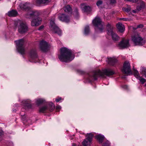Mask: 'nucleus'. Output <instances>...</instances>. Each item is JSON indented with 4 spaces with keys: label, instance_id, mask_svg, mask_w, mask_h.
I'll use <instances>...</instances> for the list:
<instances>
[{
    "label": "nucleus",
    "instance_id": "obj_1",
    "mask_svg": "<svg viewBox=\"0 0 146 146\" xmlns=\"http://www.w3.org/2000/svg\"><path fill=\"white\" fill-rule=\"evenodd\" d=\"M74 57L71 50L64 47L60 49V54L58 58L62 62H69L72 60Z\"/></svg>",
    "mask_w": 146,
    "mask_h": 146
},
{
    "label": "nucleus",
    "instance_id": "obj_2",
    "mask_svg": "<svg viewBox=\"0 0 146 146\" xmlns=\"http://www.w3.org/2000/svg\"><path fill=\"white\" fill-rule=\"evenodd\" d=\"M20 8L25 11L29 10L28 13L25 15V17L27 18L31 19V17L36 16L39 14V12L37 11H33L31 9V5L29 3H26L20 5Z\"/></svg>",
    "mask_w": 146,
    "mask_h": 146
},
{
    "label": "nucleus",
    "instance_id": "obj_3",
    "mask_svg": "<svg viewBox=\"0 0 146 146\" xmlns=\"http://www.w3.org/2000/svg\"><path fill=\"white\" fill-rule=\"evenodd\" d=\"M114 72L110 69H106L101 71L100 70H98L95 72L93 74L91 78L95 80L97 79L99 76L103 77L104 75L110 76L113 75Z\"/></svg>",
    "mask_w": 146,
    "mask_h": 146
},
{
    "label": "nucleus",
    "instance_id": "obj_4",
    "mask_svg": "<svg viewBox=\"0 0 146 146\" xmlns=\"http://www.w3.org/2000/svg\"><path fill=\"white\" fill-rule=\"evenodd\" d=\"M15 25L18 27V31L21 34L24 33L28 31V28L26 23L20 20L15 22Z\"/></svg>",
    "mask_w": 146,
    "mask_h": 146
},
{
    "label": "nucleus",
    "instance_id": "obj_5",
    "mask_svg": "<svg viewBox=\"0 0 146 146\" xmlns=\"http://www.w3.org/2000/svg\"><path fill=\"white\" fill-rule=\"evenodd\" d=\"M93 24L95 26V30L97 32H102L104 29V23L100 18L96 17L92 21Z\"/></svg>",
    "mask_w": 146,
    "mask_h": 146
},
{
    "label": "nucleus",
    "instance_id": "obj_6",
    "mask_svg": "<svg viewBox=\"0 0 146 146\" xmlns=\"http://www.w3.org/2000/svg\"><path fill=\"white\" fill-rule=\"evenodd\" d=\"M131 40L136 45H143L145 42V40L137 33H135L132 36Z\"/></svg>",
    "mask_w": 146,
    "mask_h": 146
},
{
    "label": "nucleus",
    "instance_id": "obj_7",
    "mask_svg": "<svg viewBox=\"0 0 146 146\" xmlns=\"http://www.w3.org/2000/svg\"><path fill=\"white\" fill-rule=\"evenodd\" d=\"M54 21V18L51 19L50 22V29L53 33L57 34L59 36H61L62 35L61 31L55 25Z\"/></svg>",
    "mask_w": 146,
    "mask_h": 146
},
{
    "label": "nucleus",
    "instance_id": "obj_8",
    "mask_svg": "<svg viewBox=\"0 0 146 146\" xmlns=\"http://www.w3.org/2000/svg\"><path fill=\"white\" fill-rule=\"evenodd\" d=\"M113 27L109 24L107 25V29L108 31V34L111 36L112 38L113 41L118 40L119 39V37L117 34L114 33L113 30Z\"/></svg>",
    "mask_w": 146,
    "mask_h": 146
},
{
    "label": "nucleus",
    "instance_id": "obj_9",
    "mask_svg": "<svg viewBox=\"0 0 146 146\" xmlns=\"http://www.w3.org/2000/svg\"><path fill=\"white\" fill-rule=\"evenodd\" d=\"M17 45V49L18 52L21 54L25 53V49L23 45L24 40L23 39L15 41Z\"/></svg>",
    "mask_w": 146,
    "mask_h": 146
},
{
    "label": "nucleus",
    "instance_id": "obj_10",
    "mask_svg": "<svg viewBox=\"0 0 146 146\" xmlns=\"http://www.w3.org/2000/svg\"><path fill=\"white\" fill-rule=\"evenodd\" d=\"M122 71L124 74L127 75L132 74L130 63L128 61H126L124 62Z\"/></svg>",
    "mask_w": 146,
    "mask_h": 146
},
{
    "label": "nucleus",
    "instance_id": "obj_11",
    "mask_svg": "<svg viewBox=\"0 0 146 146\" xmlns=\"http://www.w3.org/2000/svg\"><path fill=\"white\" fill-rule=\"evenodd\" d=\"M93 136L92 133L88 134L86 136V138L82 142V144L84 146H91V143L92 139Z\"/></svg>",
    "mask_w": 146,
    "mask_h": 146
},
{
    "label": "nucleus",
    "instance_id": "obj_12",
    "mask_svg": "<svg viewBox=\"0 0 146 146\" xmlns=\"http://www.w3.org/2000/svg\"><path fill=\"white\" fill-rule=\"evenodd\" d=\"M50 46V44L44 40H42L40 42V48L43 52H46L48 51Z\"/></svg>",
    "mask_w": 146,
    "mask_h": 146
},
{
    "label": "nucleus",
    "instance_id": "obj_13",
    "mask_svg": "<svg viewBox=\"0 0 146 146\" xmlns=\"http://www.w3.org/2000/svg\"><path fill=\"white\" fill-rule=\"evenodd\" d=\"M39 15L31 18L36 17V18L33 19L31 21V24L32 26L36 27L41 24L42 21V19L40 17H37Z\"/></svg>",
    "mask_w": 146,
    "mask_h": 146
},
{
    "label": "nucleus",
    "instance_id": "obj_14",
    "mask_svg": "<svg viewBox=\"0 0 146 146\" xmlns=\"http://www.w3.org/2000/svg\"><path fill=\"white\" fill-rule=\"evenodd\" d=\"M129 46V40L127 39H123L118 44V47L121 49L127 48Z\"/></svg>",
    "mask_w": 146,
    "mask_h": 146
},
{
    "label": "nucleus",
    "instance_id": "obj_15",
    "mask_svg": "<svg viewBox=\"0 0 146 146\" xmlns=\"http://www.w3.org/2000/svg\"><path fill=\"white\" fill-rule=\"evenodd\" d=\"M29 56L32 62H36V61L38 59V56L36 50L34 49L31 50L29 52Z\"/></svg>",
    "mask_w": 146,
    "mask_h": 146
},
{
    "label": "nucleus",
    "instance_id": "obj_16",
    "mask_svg": "<svg viewBox=\"0 0 146 146\" xmlns=\"http://www.w3.org/2000/svg\"><path fill=\"white\" fill-rule=\"evenodd\" d=\"M134 75L139 80L142 84H143L146 81V80L141 77L137 71L134 70L133 71Z\"/></svg>",
    "mask_w": 146,
    "mask_h": 146
},
{
    "label": "nucleus",
    "instance_id": "obj_17",
    "mask_svg": "<svg viewBox=\"0 0 146 146\" xmlns=\"http://www.w3.org/2000/svg\"><path fill=\"white\" fill-rule=\"evenodd\" d=\"M138 6L137 7V9L138 11H140L141 9L144 8L145 7V5L144 3L141 0H137Z\"/></svg>",
    "mask_w": 146,
    "mask_h": 146
},
{
    "label": "nucleus",
    "instance_id": "obj_18",
    "mask_svg": "<svg viewBox=\"0 0 146 146\" xmlns=\"http://www.w3.org/2000/svg\"><path fill=\"white\" fill-rule=\"evenodd\" d=\"M58 18L60 20L66 22H68L69 20L68 17H66L65 15L63 14L59 15L58 16Z\"/></svg>",
    "mask_w": 146,
    "mask_h": 146
},
{
    "label": "nucleus",
    "instance_id": "obj_19",
    "mask_svg": "<svg viewBox=\"0 0 146 146\" xmlns=\"http://www.w3.org/2000/svg\"><path fill=\"white\" fill-rule=\"evenodd\" d=\"M116 27L119 31L123 32L125 30L124 26L122 23H119L116 25Z\"/></svg>",
    "mask_w": 146,
    "mask_h": 146
},
{
    "label": "nucleus",
    "instance_id": "obj_20",
    "mask_svg": "<svg viewBox=\"0 0 146 146\" xmlns=\"http://www.w3.org/2000/svg\"><path fill=\"white\" fill-rule=\"evenodd\" d=\"M107 61L108 63L111 65H113L117 61V60L114 58H108V60Z\"/></svg>",
    "mask_w": 146,
    "mask_h": 146
},
{
    "label": "nucleus",
    "instance_id": "obj_21",
    "mask_svg": "<svg viewBox=\"0 0 146 146\" xmlns=\"http://www.w3.org/2000/svg\"><path fill=\"white\" fill-rule=\"evenodd\" d=\"M22 103L25 109L27 108H29L31 107L30 101L29 100H23L22 101Z\"/></svg>",
    "mask_w": 146,
    "mask_h": 146
},
{
    "label": "nucleus",
    "instance_id": "obj_22",
    "mask_svg": "<svg viewBox=\"0 0 146 146\" xmlns=\"http://www.w3.org/2000/svg\"><path fill=\"white\" fill-rule=\"evenodd\" d=\"M50 1V0H36V2L38 5L46 4Z\"/></svg>",
    "mask_w": 146,
    "mask_h": 146
},
{
    "label": "nucleus",
    "instance_id": "obj_23",
    "mask_svg": "<svg viewBox=\"0 0 146 146\" xmlns=\"http://www.w3.org/2000/svg\"><path fill=\"white\" fill-rule=\"evenodd\" d=\"M17 11L15 10H12L8 13V15L10 17H15L17 15Z\"/></svg>",
    "mask_w": 146,
    "mask_h": 146
},
{
    "label": "nucleus",
    "instance_id": "obj_24",
    "mask_svg": "<svg viewBox=\"0 0 146 146\" xmlns=\"http://www.w3.org/2000/svg\"><path fill=\"white\" fill-rule=\"evenodd\" d=\"M96 138L100 143H101L102 142L104 138V137L103 135L99 134L96 136Z\"/></svg>",
    "mask_w": 146,
    "mask_h": 146
},
{
    "label": "nucleus",
    "instance_id": "obj_25",
    "mask_svg": "<svg viewBox=\"0 0 146 146\" xmlns=\"http://www.w3.org/2000/svg\"><path fill=\"white\" fill-rule=\"evenodd\" d=\"M45 102V100L43 99L38 98L35 100L36 104L38 105L42 104Z\"/></svg>",
    "mask_w": 146,
    "mask_h": 146
},
{
    "label": "nucleus",
    "instance_id": "obj_26",
    "mask_svg": "<svg viewBox=\"0 0 146 146\" xmlns=\"http://www.w3.org/2000/svg\"><path fill=\"white\" fill-rule=\"evenodd\" d=\"M64 10L65 12L70 13L71 12L72 9L69 5L66 6L64 8Z\"/></svg>",
    "mask_w": 146,
    "mask_h": 146
},
{
    "label": "nucleus",
    "instance_id": "obj_27",
    "mask_svg": "<svg viewBox=\"0 0 146 146\" xmlns=\"http://www.w3.org/2000/svg\"><path fill=\"white\" fill-rule=\"evenodd\" d=\"M83 10L85 12H87L91 10V8L90 6H85L84 7H82Z\"/></svg>",
    "mask_w": 146,
    "mask_h": 146
},
{
    "label": "nucleus",
    "instance_id": "obj_28",
    "mask_svg": "<svg viewBox=\"0 0 146 146\" xmlns=\"http://www.w3.org/2000/svg\"><path fill=\"white\" fill-rule=\"evenodd\" d=\"M90 29L88 26H86L84 28V34L87 35L90 33Z\"/></svg>",
    "mask_w": 146,
    "mask_h": 146
},
{
    "label": "nucleus",
    "instance_id": "obj_29",
    "mask_svg": "<svg viewBox=\"0 0 146 146\" xmlns=\"http://www.w3.org/2000/svg\"><path fill=\"white\" fill-rule=\"evenodd\" d=\"M141 74L146 78V68H142L141 70Z\"/></svg>",
    "mask_w": 146,
    "mask_h": 146
},
{
    "label": "nucleus",
    "instance_id": "obj_30",
    "mask_svg": "<svg viewBox=\"0 0 146 146\" xmlns=\"http://www.w3.org/2000/svg\"><path fill=\"white\" fill-rule=\"evenodd\" d=\"M47 109V107L46 106H44L41 107L39 109V111L41 112H44Z\"/></svg>",
    "mask_w": 146,
    "mask_h": 146
},
{
    "label": "nucleus",
    "instance_id": "obj_31",
    "mask_svg": "<svg viewBox=\"0 0 146 146\" xmlns=\"http://www.w3.org/2000/svg\"><path fill=\"white\" fill-rule=\"evenodd\" d=\"M49 106H50V110L52 111L54 108V107L53 104L52 102H50L49 104Z\"/></svg>",
    "mask_w": 146,
    "mask_h": 146
},
{
    "label": "nucleus",
    "instance_id": "obj_32",
    "mask_svg": "<svg viewBox=\"0 0 146 146\" xmlns=\"http://www.w3.org/2000/svg\"><path fill=\"white\" fill-rule=\"evenodd\" d=\"M131 10V8L130 6L128 7L127 8H124L123 9V10L127 12H129Z\"/></svg>",
    "mask_w": 146,
    "mask_h": 146
},
{
    "label": "nucleus",
    "instance_id": "obj_33",
    "mask_svg": "<svg viewBox=\"0 0 146 146\" xmlns=\"http://www.w3.org/2000/svg\"><path fill=\"white\" fill-rule=\"evenodd\" d=\"M102 3V1L101 0H99L97 1L96 5L98 7H100Z\"/></svg>",
    "mask_w": 146,
    "mask_h": 146
},
{
    "label": "nucleus",
    "instance_id": "obj_34",
    "mask_svg": "<svg viewBox=\"0 0 146 146\" xmlns=\"http://www.w3.org/2000/svg\"><path fill=\"white\" fill-rule=\"evenodd\" d=\"M74 15L76 17H77L78 15V11L77 9H76L75 11L74 12Z\"/></svg>",
    "mask_w": 146,
    "mask_h": 146
},
{
    "label": "nucleus",
    "instance_id": "obj_35",
    "mask_svg": "<svg viewBox=\"0 0 146 146\" xmlns=\"http://www.w3.org/2000/svg\"><path fill=\"white\" fill-rule=\"evenodd\" d=\"M103 146H110V143L108 141H106V142L103 144Z\"/></svg>",
    "mask_w": 146,
    "mask_h": 146
},
{
    "label": "nucleus",
    "instance_id": "obj_36",
    "mask_svg": "<svg viewBox=\"0 0 146 146\" xmlns=\"http://www.w3.org/2000/svg\"><path fill=\"white\" fill-rule=\"evenodd\" d=\"M120 20H122L123 21H130V19H129L124 18H120Z\"/></svg>",
    "mask_w": 146,
    "mask_h": 146
},
{
    "label": "nucleus",
    "instance_id": "obj_37",
    "mask_svg": "<svg viewBox=\"0 0 146 146\" xmlns=\"http://www.w3.org/2000/svg\"><path fill=\"white\" fill-rule=\"evenodd\" d=\"M125 1H131L133 2H135L137 1V0H125Z\"/></svg>",
    "mask_w": 146,
    "mask_h": 146
},
{
    "label": "nucleus",
    "instance_id": "obj_38",
    "mask_svg": "<svg viewBox=\"0 0 146 146\" xmlns=\"http://www.w3.org/2000/svg\"><path fill=\"white\" fill-rule=\"evenodd\" d=\"M44 28V26L43 25H42L40 26L38 28V29L39 30H41Z\"/></svg>",
    "mask_w": 146,
    "mask_h": 146
},
{
    "label": "nucleus",
    "instance_id": "obj_39",
    "mask_svg": "<svg viewBox=\"0 0 146 146\" xmlns=\"http://www.w3.org/2000/svg\"><path fill=\"white\" fill-rule=\"evenodd\" d=\"M61 107L59 106H56V109L57 110H60L61 109Z\"/></svg>",
    "mask_w": 146,
    "mask_h": 146
},
{
    "label": "nucleus",
    "instance_id": "obj_40",
    "mask_svg": "<svg viewBox=\"0 0 146 146\" xmlns=\"http://www.w3.org/2000/svg\"><path fill=\"white\" fill-rule=\"evenodd\" d=\"M61 99L60 98H58L56 99V102H59L60 100H61Z\"/></svg>",
    "mask_w": 146,
    "mask_h": 146
},
{
    "label": "nucleus",
    "instance_id": "obj_41",
    "mask_svg": "<svg viewBox=\"0 0 146 146\" xmlns=\"http://www.w3.org/2000/svg\"><path fill=\"white\" fill-rule=\"evenodd\" d=\"M110 2L111 3H114L115 2V0H110Z\"/></svg>",
    "mask_w": 146,
    "mask_h": 146
},
{
    "label": "nucleus",
    "instance_id": "obj_42",
    "mask_svg": "<svg viewBox=\"0 0 146 146\" xmlns=\"http://www.w3.org/2000/svg\"><path fill=\"white\" fill-rule=\"evenodd\" d=\"M143 27V25H139L137 26V27L139 28H142Z\"/></svg>",
    "mask_w": 146,
    "mask_h": 146
},
{
    "label": "nucleus",
    "instance_id": "obj_43",
    "mask_svg": "<svg viewBox=\"0 0 146 146\" xmlns=\"http://www.w3.org/2000/svg\"><path fill=\"white\" fill-rule=\"evenodd\" d=\"M22 118L23 120H25V115H21Z\"/></svg>",
    "mask_w": 146,
    "mask_h": 146
},
{
    "label": "nucleus",
    "instance_id": "obj_44",
    "mask_svg": "<svg viewBox=\"0 0 146 146\" xmlns=\"http://www.w3.org/2000/svg\"><path fill=\"white\" fill-rule=\"evenodd\" d=\"M127 86L126 85H125L124 86V88H127Z\"/></svg>",
    "mask_w": 146,
    "mask_h": 146
},
{
    "label": "nucleus",
    "instance_id": "obj_45",
    "mask_svg": "<svg viewBox=\"0 0 146 146\" xmlns=\"http://www.w3.org/2000/svg\"><path fill=\"white\" fill-rule=\"evenodd\" d=\"M2 134V131L0 130V135H1Z\"/></svg>",
    "mask_w": 146,
    "mask_h": 146
},
{
    "label": "nucleus",
    "instance_id": "obj_46",
    "mask_svg": "<svg viewBox=\"0 0 146 146\" xmlns=\"http://www.w3.org/2000/svg\"><path fill=\"white\" fill-rule=\"evenodd\" d=\"M16 110L15 109H14V110H13V111L14 112H16Z\"/></svg>",
    "mask_w": 146,
    "mask_h": 146
},
{
    "label": "nucleus",
    "instance_id": "obj_47",
    "mask_svg": "<svg viewBox=\"0 0 146 146\" xmlns=\"http://www.w3.org/2000/svg\"><path fill=\"white\" fill-rule=\"evenodd\" d=\"M72 146H76L75 144L74 143Z\"/></svg>",
    "mask_w": 146,
    "mask_h": 146
},
{
    "label": "nucleus",
    "instance_id": "obj_48",
    "mask_svg": "<svg viewBox=\"0 0 146 146\" xmlns=\"http://www.w3.org/2000/svg\"><path fill=\"white\" fill-rule=\"evenodd\" d=\"M133 13H135V10H133Z\"/></svg>",
    "mask_w": 146,
    "mask_h": 146
},
{
    "label": "nucleus",
    "instance_id": "obj_49",
    "mask_svg": "<svg viewBox=\"0 0 146 146\" xmlns=\"http://www.w3.org/2000/svg\"><path fill=\"white\" fill-rule=\"evenodd\" d=\"M145 86H146V84H145Z\"/></svg>",
    "mask_w": 146,
    "mask_h": 146
}]
</instances>
